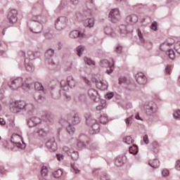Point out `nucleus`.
Segmentation results:
<instances>
[{"instance_id": "f257e3e1", "label": "nucleus", "mask_w": 180, "mask_h": 180, "mask_svg": "<svg viewBox=\"0 0 180 180\" xmlns=\"http://www.w3.org/2000/svg\"><path fill=\"white\" fill-rule=\"evenodd\" d=\"M32 79L30 77H26L23 79V77H18L15 79L11 80V83H3V86L8 85L10 89L13 91H18V89H24L25 91H27L30 89V85H32Z\"/></svg>"}, {"instance_id": "f03ea898", "label": "nucleus", "mask_w": 180, "mask_h": 180, "mask_svg": "<svg viewBox=\"0 0 180 180\" xmlns=\"http://www.w3.org/2000/svg\"><path fill=\"white\" fill-rule=\"evenodd\" d=\"M145 111L147 116L153 117L155 122L158 120V105L154 101H150L145 105Z\"/></svg>"}, {"instance_id": "7ed1b4c3", "label": "nucleus", "mask_w": 180, "mask_h": 180, "mask_svg": "<svg viewBox=\"0 0 180 180\" xmlns=\"http://www.w3.org/2000/svg\"><path fill=\"white\" fill-rule=\"evenodd\" d=\"M174 43H175V40L172 38H169L164 43L160 44V50L162 51H166V54L170 60H175V52L174 50L169 49Z\"/></svg>"}, {"instance_id": "20e7f679", "label": "nucleus", "mask_w": 180, "mask_h": 180, "mask_svg": "<svg viewBox=\"0 0 180 180\" xmlns=\"http://www.w3.org/2000/svg\"><path fill=\"white\" fill-rule=\"evenodd\" d=\"M91 81L97 86L98 89H101V91H106L109 86L108 82L103 80V77L99 74L93 75Z\"/></svg>"}, {"instance_id": "39448f33", "label": "nucleus", "mask_w": 180, "mask_h": 180, "mask_svg": "<svg viewBox=\"0 0 180 180\" xmlns=\"http://www.w3.org/2000/svg\"><path fill=\"white\" fill-rule=\"evenodd\" d=\"M61 88L63 91L68 92L70 90V88H74L77 85V82L72 76H69L67 78V81L62 80L60 82Z\"/></svg>"}, {"instance_id": "423d86ee", "label": "nucleus", "mask_w": 180, "mask_h": 180, "mask_svg": "<svg viewBox=\"0 0 180 180\" xmlns=\"http://www.w3.org/2000/svg\"><path fill=\"white\" fill-rule=\"evenodd\" d=\"M26 109V101L23 100H17L14 102L13 106L11 107L12 113H19L20 110Z\"/></svg>"}, {"instance_id": "0eeeda50", "label": "nucleus", "mask_w": 180, "mask_h": 180, "mask_svg": "<svg viewBox=\"0 0 180 180\" xmlns=\"http://www.w3.org/2000/svg\"><path fill=\"white\" fill-rule=\"evenodd\" d=\"M68 24V18L65 16H60L56 19L55 22L56 29L59 32L64 30Z\"/></svg>"}, {"instance_id": "6e6552de", "label": "nucleus", "mask_w": 180, "mask_h": 180, "mask_svg": "<svg viewBox=\"0 0 180 180\" xmlns=\"http://www.w3.org/2000/svg\"><path fill=\"white\" fill-rule=\"evenodd\" d=\"M49 18V13H43L41 15H33L31 18L32 22H37L39 25H43L47 22V19Z\"/></svg>"}, {"instance_id": "1a4fd4ad", "label": "nucleus", "mask_w": 180, "mask_h": 180, "mask_svg": "<svg viewBox=\"0 0 180 180\" xmlns=\"http://www.w3.org/2000/svg\"><path fill=\"white\" fill-rule=\"evenodd\" d=\"M100 65L103 68H108L106 70L107 74H112V72H113V65H115V62L113 60H112V62H110L106 59H103L101 61Z\"/></svg>"}, {"instance_id": "9d476101", "label": "nucleus", "mask_w": 180, "mask_h": 180, "mask_svg": "<svg viewBox=\"0 0 180 180\" xmlns=\"http://www.w3.org/2000/svg\"><path fill=\"white\" fill-rule=\"evenodd\" d=\"M63 151L65 152L67 155H70L73 161H77L78 160V158H79V154L78 153V151H76L74 149H71L68 146H64L63 148Z\"/></svg>"}, {"instance_id": "9b49d317", "label": "nucleus", "mask_w": 180, "mask_h": 180, "mask_svg": "<svg viewBox=\"0 0 180 180\" xmlns=\"http://www.w3.org/2000/svg\"><path fill=\"white\" fill-rule=\"evenodd\" d=\"M109 19L112 22V23H116L120 20V13L119 12V8L112 9L108 15Z\"/></svg>"}, {"instance_id": "f8f14e48", "label": "nucleus", "mask_w": 180, "mask_h": 180, "mask_svg": "<svg viewBox=\"0 0 180 180\" xmlns=\"http://www.w3.org/2000/svg\"><path fill=\"white\" fill-rule=\"evenodd\" d=\"M84 32L85 31L82 32L78 30H73L70 32L69 37L70 39H86V34Z\"/></svg>"}, {"instance_id": "ddd939ff", "label": "nucleus", "mask_w": 180, "mask_h": 180, "mask_svg": "<svg viewBox=\"0 0 180 180\" xmlns=\"http://www.w3.org/2000/svg\"><path fill=\"white\" fill-rule=\"evenodd\" d=\"M60 123L63 126H65L68 133H69L71 136L75 133V128L71 125L70 122H68L65 120H60Z\"/></svg>"}, {"instance_id": "4468645a", "label": "nucleus", "mask_w": 180, "mask_h": 180, "mask_svg": "<svg viewBox=\"0 0 180 180\" xmlns=\"http://www.w3.org/2000/svg\"><path fill=\"white\" fill-rule=\"evenodd\" d=\"M7 19L10 23H16L18 22V11L11 10L7 15Z\"/></svg>"}, {"instance_id": "2eb2a0df", "label": "nucleus", "mask_w": 180, "mask_h": 180, "mask_svg": "<svg viewBox=\"0 0 180 180\" xmlns=\"http://www.w3.org/2000/svg\"><path fill=\"white\" fill-rule=\"evenodd\" d=\"M68 122L72 124H79L81 123V116H79V113L75 112L70 117H68Z\"/></svg>"}, {"instance_id": "dca6fc26", "label": "nucleus", "mask_w": 180, "mask_h": 180, "mask_svg": "<svg viewBox=\"0 0 180 180\" xmlns=\"http://www.w3.org/2000/svg\"><path fill=\"white\" fill-rule=\"evenodd\" d=\"M136 82L139 85H146L147 84V77L142 72H139L136 75Z\"/></svg>"}, {"instance_id": "f3484780", "label": "nucleus", "mask_w": 180, "mask_h": 180, "mask_svg": "<svg viewBox=\"0 0 180 180\" xmlns=\"http://www.w3.org/2000/svg\"><path fill=\"white\" fill-rule=\"evenodd\" d=\"M46 147L49 150V151H57V143L56 140L51 139L46 143Z\"/></svg>"}, {"instance_id": "a211bd4d", "label": "nucleus", "mask_w": 180, "mask_h": 180, "mask_svg": "<svg viewBox=\"0 0 180 180\" xmlns=\"http://www.w3.org/2000/svg\"><path fill=\"white\" fill-rule=\"evenodd\" d=\"M99 133V124L96 120H91V134Z\"/></svg>"}, {"instance_id": "6ab92c4d", "label": "nucleus", "mask_w": 180, "mask_h": 180, "mask_svg": "<svg viewBox=\"0 0 180 180\" xmlns=\"http://www.w3.org/2000/svg\"><path fill=\"white\" fill-rule=\"evenodd\" d=\"M8 51V44L5 41H0V55L6 56Z\"/></svg>"}, {"instance_id": "aec40b11", "label": "nucleus", "mask_w": 180, "mask_h": 180, "mask_svg": "<svg viewBox=\"0 0 180 180\" xmlns=\"http://www.w3.org/2000/svg\"><path fill=\"white\" fill-rule=\"evenodd\" d=\"M125 20L127 23H129V25H134V23H137V21L139 20V17L133 14V15L127 16Z\"/></svg>"}, {"instance_id": "412c9836", "label": "nucleus", "mask_w": 180, "mask_h": 180, "mask_svg": "<svg viewBox=\"0 0 180 180\" xmlns=\"http://www.w3.org/2000/svg\"><path fill=\"white\" fill-rule=\"evenodd\" d=\"M30 30L35 34H39V33H41V30H43V24H39V25H35L33 27H30Z\"/></svg>"}, {"instance_id": "4be33fe9", "label": "nucleus", "mask_w": 180, "mask_h": 180, "mask_svg": "<svg viewBox=\"0 0 180 180\" xmlns=\"http://www.w3.org/2000/svg\"><path fill=\"white\" fill-rule=\"evenodd\" d=\"M104 32L107 36H110V37H116L117 34H116V32L113 31V28H112L110 26H106L104 28Z\"/></svg>"}, {"instance_id": "5701e85b", "label": "nucleus", "mask_w": 180, "mask_h": 180, "mask_svg": "<svg viewBox=\"0 0 180 180\" xmlns=\"http://www.w3.org/2000/svg\"><path fill=\"white\" fill-rule=\"evenodd\" d=\"M25 67L26 71H28V72H33V71H34V65H33V63H30L29 59L25 60Z\"/></svg>"}, {"instance_id": "b1692460", "label": "nucleus", "mask_w": 180, "mask_h": 180, "mask_svg": "<svg viewBox=\"0 0 180 180\" xmlns=\"http://www.w3.org/2000/svg\"><path fill=\"white\" fill-rule=\"evenodd\" d=\"M119 29H120V36H122V37H124V36H126V34H127V33H131V32H132V31L127 30V26L124 25H121L119 27Z\"/></svg>"}, {"instance_id": "393cba45", "label": "nucleus", "mask_w": 180, "mask_h": 180, "mask_svg": "<svg viewBox=\"0 0 180 180\" xmlns=\"http://www.w3.org/2000/svg\"><path fill=\"white\" fill-rule=\"evenodd\" d=\"M24 111L27 112L28 115H33V112H34V105H33V103H26Z\"/></svg>"}, {"instance_id": "a878e982", "label": "nucleus", "mask_w": 180, "mask_h": 180, "mask_svg": "<svg viewBox=\"0 0 180 180\" xmlns=\"http://www.w3.org/2000/svg\"><path fill=\"white\" fill-rule=\"evenodd\" d=\"M14 137H16V136H12L11 139V142L13 144H15V146H16L18 148H20L21 150H23V148H26V143H25V142H22V144L19 142H15Z\"/></svg>"}, {"instance_id": "bb28decb", "label": "nucleus", "mask_w": 180, "mask_h": 180, "mask_svg": "<svg viewBox=\"0 0 180 180\" xmlns=\"http://www.w3.org/2000/svg\"><path fill=\"white\" fill-rule=\"evenodd\" d=\"M91 99L94 102H99V101H101V97L98 91L94 89H91Z\"/></svg>"}, {"instance_id": "cd10ccee", "label": "nucleus", "mask_w": 180, "mask_h": 180, "mask_svg": "<svg viewBox=\"0 0 180 180\" xmlns=\"http://www.w3.org/2000/svg\"><path fill=\"white\" fill-rule=\"evenodd\" d=\"M143 34L141 32V30L138 29V37L139 38L140 44L141 46H143V47L147 48V45H146V41L144 40V38L143 37Z\"/></svg>"}, {"instance_id": "c85d7f7f", "label": "nucleus", "mask_w": 180, "mask_h": 180, "mask_svg": "<svg viewBox=\"0 0 180 180\" xmlns=\"http://www.w3.org/2000/svg\"><path fill=\"white\" fill-rule=\"evenodd\" d=\"M27 56L30 60H36V58H39L40 53L39 52H34L33 51H28Z\"/></svg>"}, {"instance_id": "c756f323", "label": "nucleus", "mask_w": 180, "mask_h": 180, "mask_svg": "<svg viewBox=\"0 0 180 180\" xmlns=\"http://www.w3.org/2000/svg\"><path fill=\"white\" fill-rule=\"evenodd\" d=\"M86 50V48L84 46V45H79L76 48L77 55L78 57H82V54H84V51Z\"/></svg>"}, {"instance_id": "7c9ffc66", "label": "nucleus", "mask_w": 180, "mask_h": 180, "mask_svg": "<svg viewBox=\"0 0 180 180\" xmlns=\"http://www.w3.org/2000/svg\"><path fill=\"white\" fill-rule=\"evenodd\" d=\"M55 51L53 49H49L45 53L46 60H50L54 57Z\"/></svg>"}, {"instance_id": "2f4dec72", "label": "nucleus", "mask_w": 180, "mask_h": 180, "mask_svg": "<svg viewBox=\"0 0 180 180\" xmlns=\"http://www.w3.org/2000/svg\"><path fill=\"white\" fill-rule=\"evenodd\" d=\"M149 165L150 167H152V168H160V160H158V159H155L153 161L149 162Z\"/></svg>"}, {"instance_id": "473e14b6", "label": "nucleus", "mask_w": 180, "mask_h": 180, "mask_svg": "<svg viewBox=\"0 0 180 180\" xmlns=\"http://www.w3.org/2000/svg\"><path fill=\"white\" fill-rule=\"evenodd\" d=\"M123 156H118L115 160V165L117 167H122L124 164V160L123 159Z\"/></svg>"}, {"instance_id": "72a5a7b5", "label": "nucleus", "mask_w": 180, "mask_h": 180, "mask_svg": "<svg viewBox=\"0 0 180 180\" xmlns=\"http://www.w3.org/2000/svg\"><path fill=\"white\" fill-rule=\"evenodd\" d=\"M153 147V151L155 154L158 153V151H160V145L158 144V142L154 141L152 143Z\"/></svg>"}, {"instance_id": "f704fd0d", "label": "nucleus", "mask_w": 180, "mask_h": 180, "mask_svg": "<svg viewBox=\"0 0 180 180\" xmlns=\"http://www.w3.org/2000/svg\"><path fill=\"white\" fill-rule=\"evenodd\" d=\"M105 108H106V101H103L100 105L96 106V110L101 113V112H102Z\"/></svg>"}, {"instance_id": "c9c22d12", "label": "nucleus", "mask_w": 180, "mask_h": 180, "mask_svg": "<svg viewBox=\"0 0 180 180\" xmlns=\"http://www.w3.org/2000/svg\"><path fill=\"white\" fill-rule=\"evenodd\" d=\"M129 153L134 155H137L139 153V148L136 145H133V146L129 147Z\"/></svg>"}, {"instance_id": "e433bc0d", "label": "nucleus", "mask_w": 180, "mask_h": 180, "mask_svg": "<svg viewBox=\"0 0 180 180\" xmlns=\"http://www.w3.org/2000/svg\"><path fill=\"white\" fill-rule=\"evenodd\" d=\"M99 121L103 124H106L108 123V115L106 114H103L100 116Z\"/></svg>"}, {"instance_id": "4c0bfd02", "label": "nucleus", "mask_w": 180, "mask_h": 180, "mask_svg": "<svg viewBox=\"0 0 180 180\" xmlns=\"http://www.w3.org/2000/svg\"><path fill=\"white\" fill-rule=\"evenodd\" d=\"M84 117H85V123L86 126L89 127V126H91V112L86 113L84 115Z\"/></svg>"}, {"instance_id": "58836bf2", "label": "nucleus", "mask_w": 180, "mask_h": 180, "mask_svg": "<svg viewBox=\"0 0 180 180\" xmlns=\"http://www.w3.org/2000/svg\"><path fill=\"white\" fill-rule=\"evenodd\" d=\"M123 141L125 143V144H133L134 143V140L131 138V136H128L123 139Z\"/></svg>"}, {"instance_id": "ea45409f", "label": "nucleus", "mask_w": 180, "mask_h": 180, "mask_svg": "<svg viewBox=\"0 0 180 180\" xmlns=\"http://www.w3.org/2000/svg\"><path fill=\"white\" fill-rule=\"evenodd\" d=\"M119 84L120 85H127V78L124 76H121L119 78Z\"/></svg>"}, {"instance_id": "a19ab883", "label": "nucleus", "mask_w": 180, "mask_h": 180, "mask_svg": "<svg viewBox=\"0 0 180 180\" xmlns=\"http://www.w3.org/2000/svg\"><path fill=\"white\" fill-rule=\"evenodd\" d=\"M35 133L39 134V137H43L44 134H46V131H44V129L41 128H37L35 129Z\"/></svg>"}, {"instance_id": "79ce46f5", "label": "nucleus", "mask_w": 180, "mask_h": 180, "mask_svg": "<svg viewBox=\"0 0 180 180\" xmlns=\"http://www.w3.org/2000/svg\"><path fill=\"white\" fill-rule=\"evenodd\" d=\"M31 120L33 122L35 126H37V124H39V123H41V120L37 117H31Z\"/></svg>"}, {"instance_id": "37998d69", "label": "nucleus", "mask_w": 180, "mask_h": 180, "mask_svg": "<svg viewBox=\"0 0 180 180\" xmlns=\"http://www.w3.org/2000/svg\"><path fill=\"white\" fill-rule=\"evenodd\" d=\"M173 117L176 120H180V110H176L173 112Z\"/></svg>"}, {"instance_id": "c03bdc74", "label": "nucleus", "mask_w": 180, "mask_h": 180, "mask_svg": "<svg viewBox=\"0 0 180 180\" xmlns=\"http://www.w3.org/2000/svg\"><path fill=\"white\" fill-rule=\"evenodd\" d=\"M83 25L84 27L91 28V18H86L83 20Z\"/></svg>"}, {"instance_id": "a18cd8bd", "label": "nucleus", "mask_w": 180, "mask_h": 180, "mask_svg": "<svg viewBox=\"0 0 180 180\" xmlns=\"http://www.w3.org/2000/svg\"><path fill=\"white\" fill-rule=\"evenodd\" d=\"M53 175L55 178H60V176L63 175V171L61 169H58L53 173Z\"/></svg>"}, {"instance_id": "49530a36", "label": "nucleus", "mask_w": 180, "mask_h": 180, "mask_svg": "<svg viewBox=\"0 0 180 180\" xmlns=\"http://www.w3.org/2000/svg\"><path fill=\"white\" fill-rule=\"evenodd\" d=\"M35 89L37 91H43L44 89V87L43 86V84L39 82L35 83Z\"/></svg>"}, {"instance_id": "de8ad7c7", "label": "nucleus", "mask_w": 180, "mask_h": 180, "mask_svg": "<svg viewBox=\"0 0 180 180\" xmlns=\"http://www.w3.org/2000/svg\"><path fill=\"white\" fill-rule=\"evenodd\" d=\"M77 146L78 148H84L85 147V143L78 139H76Z\"/></svg>"}, {"instance_id": "09e8293b", "label": "nucleus", "mask_w": 180, "mask_h": 180, "mask_svg": "<svg viewBox=\"0 0 180 180\" xmlns=\"http://www.w3.org/2000/svg\"><path fill=\"white\" fill-rule=\"evenodd\" d=\"M134 115L130 116L129 117H127L125 119L124 122L127 124V126H131V122L133 120Z\"/></svg>"}, {"instance_id": "8fccbe9b", "label": "nucleus", "mask_w": 180, "mask_h": 180, "mask_svg": "<svg viewBox=\"0 0 180 180\" xmlns=\"http://www.w3.org/2000/svg\"><path fill=\"white\" fill-rule=\"evenodd\" d=\"M47 167L46 166H43L41 167V176H46V175H47Z\"/></svg>"}, {"instance_id": "3c124183", "label": "nucleus", "mask_w": 180, "mask_h": 180, "mask_svg": "<svg viewBox=\"0 0 180 180\" xmlns=\"http://www.w3.org/2000/svg\"><path fill=\"white\" fill-rule=\"evenodd\" d=\"M60 94L63 95V96H65V98H66V99H68V101H71V96L68 94L67 93L64 92L63 89L60 91Z\"/></svg>"}, {"instance_id": "603ef678", "label": "nucleus", "mask_w": 180, "mask_h": 180, "mask_svg": "<svg viewBox=\"0 0 180 180\" xmlns=\"http://www.w3.org/2000/svg\"><path fill=\"white\" fill-rule=\"evenodd\" d=\"M71 168L73 169V172H75V174H78L79 172V169H78V167L75 166V164L71 163Z\"/></svg>"}, {"instance_id": "864d4df0", "label": "nucleus", "mask_w": 180, "mask_h": 180, "mask_svg": "<svg viewBox=\"0 0 180 180\" xmlns=\"http://www.w3.org/2000/svg\"><path fill=\"white\" fill-rule=\"evenodd\" d=\"M65 6H67V0H62L59 6L60 9H64Z\"/></svg>"}, {"instance_id": "5fc2aeb1", "label": "nucleus", "mask_w": 180, "mask_h": 180, "mask_svg": "<svg viewBox=\"0 0 180 180\" xmlns=\"http://www.w3.org/2000/svg\"><path fill=\"white\" fill-rule=\"evenodd\" d=\"M100 180H110V177L106 174H103L100 177Z\"/></svg>"}, {"instance_id": "6e6d98bb", "label": "nucleus", "mask_w": 180, "mask_h": 180, "mask_svg": "<svg viewBox=\"0 0 180 180\" xmlns=\"http://www.w3.org/2000/svg\"><path fill=\"white\" fill-rule=\"evenodd\" d=\"M115 52L117 54H122V53L123 52V47H122L121 46H117L115 49Z\"/></svg>"}, {"instance_id": "4d7b16f0", "label": "nucleus", "mask_w": 180, "mask_h": 180, "mask_svg": "<svg viewBox=\"0 0 180 180\" xmlns=\"http://www.w3.org/2000/svg\"><path fill=\"white\" fill-rule=\"evenodd\" d=\"M57 67V65L54 63L53 62H51V63L49 64L48 68L49 70H55V68Z\"/></svg>"}, {"instance_id": "13d9d810", "label": "nucleus", "mask_w": 180, "mask_h": 180, "mask_svg": "<svg viewBox=\"0 0 180 180\" xmlns=\"http://www.w3.org/2000/svg\"><path fill=\"white\" fill-rule=\"evenodd\" d=\"M162 175L163 176H168L169 175V170L167 169H164L162 171Z\"/></svg>"}, {"instance_id": "bf43d9fd", "label": "nucleus", "mask_w": 180, "mask_h": 180, "mask_svg": "<svg viewBox=\"0 0 180 180\" xmlns=\"http://www.w3.org/2000/svg\"><path fill=\"white\" fill-rule=\"evenodd\" d=\"M84 60L85 64H86L87 65H91V58L85 56Z\"/></svg>"}, {"instance_id": "052dcab7", "label": "nucleus", "mask_w": 180, "mask_h": 180, "mask_svg": "<svg viewBox=\"0 0 180 180\" xmlns=\"http://www.w3.org/2000/svg\"><path fill=\"white\" fill-rule=\"evenodd\" d=\"M171 70H172V65H167L165 68L166 73L169 74L171 72Z\"/></svg>"}, {"instance_id": "680f3d73", "label": "nucleus", "mask_w": 180, "mask_h": 180, "mask_svg": "<svg viewBox=\"0 0 180 180\" xmlns=\"http://www.w3.org/2000/svg\"><path fill=\"white\" fill-rule=\"evenodd\" d=\"M143 140L145 144H148V143H150V140L148 139V135L147 134L144 135Z\"/></svg>"}, {"instance_id": "e2e57ef3", "label": "nucleus", "mask_w": 180, "mask_h": 180, "mask_svg": "<svg viewBox=\"0 0 180 180\" xmlns=\"http://www.w3.org/2000/svg\"><path fill=\"white\" fill-rule=\"evenodd\" d=\"M150 29L155 32L157 30V22H153L150 25Z\"/></svg>"}, {"instance_id": "0e129e2a", "label": "nucleus", "mask_w": 180, "mask_h": 180, "mask_svg": "<svg viewBox=\"0 0 180 180\" xmlns=\"http://www.w3.org/2000/svg\"><path fill=\"white\" fill-rule=\"evenodd\" d=\"M27 124L29 127H34L36 126L31 118L27 121Z\"/></svg>"}, {"instance_id": "69168bd1", "label": "nucleus", "mask_w": 180, "mask_h": 180, "mask_svg": "<svg viewBox=\"0 0 180 180\" xmlns=\"http://www.w3.org/2000/svg\"><path fill=\"white\" fill-rule=\"evenodd\" d=\"M56 158L58 161H63V160H64V155H63L61 154H57Z\"/></svg>"}, {"instance_id": "338daca9", "label": "nucleus", "mask_w": 180, "mask_h": 180, "mask_svg": "<svg viewBox=\"0 0 180 180\" xmlns=\"http://www.w3.org/2000/svg\"><path fill=\"white\" fill-rule=\"evenodd\" d=\"M113 96H114L113 93L110 92L105 95V98H106V99H112Z\"/></svg>"}, {"instance_id": "774afa93", "label": "nucleus", "mask_w": 180, "mask_h": 180, "mask_svg": "<svg viewBox=\"0 0 180 180\" xmlns=\"http://www.w3.org/2000/svg\"><path fill=\"white\" fill-rule=\"evenodd\" d=\"M175 169H176V171H180V160L176 161Z\"/></svg>"}]
</instances>
